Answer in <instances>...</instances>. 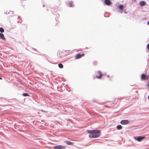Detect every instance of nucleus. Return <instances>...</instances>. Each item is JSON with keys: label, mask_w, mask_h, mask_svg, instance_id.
Listing matches in <instances>:
<instances>
[{"label": "nucleus", "mask_w": 149, "mask_h": 149, "mask_svg": "<svg viewBox=\"0 0 149 149\" xmlns=\"http://www.w3.org/2000/svg\"><path fill=\"white\" fill-rule=\"evenodd\" d=\"M87 132L88 133L90 134L89 135L90 138H96L99 137L101 131L97 130H88Z\"/></svg>", "instance_id": "1"}, {"label": "nucleus", "mask_w": 149, "mask_h": 149, "mask_svg": "<svg viewBox=\"0 0 149 149\" xmlns=\"http://www.w3.org/2000/svg\"><path fill=\"white\" fill-rule=\"evenodd\" d=\"M148 99L149 100V95L148 96Z\"/></svg>", "instance_id": "21"}, {"label": "nucleus", "mask_w": 149, "mask_h": 149, "mask_svg": "<svg viewBox=\"0 0 149 149\" xmlns=\"http://www.w3.org/2000/svg\"><path fill=\"white\" fill-rule=\"evenodd\" d=\"M102 76V74L101 72L100 71H97V74L96 76V77L98 79H100Z\"/></svg>", "instance_id": "5"}, {"label": "nucleus", "mask_w": 149, "mask_h": 149, "mask_svg": "<svg viewBox=\"0 0 149 149\" xmlns=\"http://www.w3.org/2000/svg\"><path fill=\"white\" fill-rule=\"evenodd\" d=\"M147 47L148 50H149V43L147 45Z\"/></svg>", "instance_id": "18"}, {"label": "nucleus", "mask_w": 149, "mask_h": 149, "mask_svg": "<svg viewBox=\"0 0 149 149\" xmlns=\"http://www.w3.org/2000/svg\"><path fill=\"white\" fill-rule=\"evenodd\" d=\"M0 37L1 38L4 40H6V38H4V35L3 34L0 33Z\"/></svg>", "instance_id": "9"}, {"label": "nucleus", "mask_w": 149, "mask_h": 149, "mask_svg": "<svg viewBox=\"0 0 149 149\" xmlns=\"http://www.w3.org/2000/svg\"><path fill=\"white\" fill-rule=\"evenodd\" d=\"M84 54H78L76 56L75 58L76 59H79V58H81V57H82L83 56H84Z\"/></svg>", "instance_id": "6"}, {"label": "nucleus", "mask_w": 149, "mask_h": 149, "mask_svg": "<svg viewBox=\"0 0 149 149\" xmlns=\"http://www.w3.org/2000/svg\"><path fill=\"white\" fill-rule=\"evenodd\" d=\"M125 13H127V12H126V11H125Z\"/></svg>", "instance_id": "22"}, {"label": "nucleus", "mask_w": 149, "mask_h": 149, "mask_svg": "<svg viewBox=\"0 0 149 149\" xmlns=\"http://www.w3.org/2000/svg\"><path fill=\"white\" fill-rule=\"evenodd\" d=\"M0 31L1 33H3L4 32V29L2 27L0 28Z\"/></svg>", "instance_id": "16"}, {"label": "nucleus", "mask_w": 149, "mask_h": 149, "mask_svg": "<svg viewBox=\"0 0 149 149\" xmlns=\"http://www.w3.org/2000/svg\"><path fill=\"white\" fill-rule=\"evenodd\" d=\"M147 23H148V25H149V21Z\"/></svg>", "instance_id": "19"}, {"label": "nucleus", "mask_w": 149, "mask_h": 149, "mask_svg": "<svg viewBox=\"0 0 149 149\" xmlns=\"http://www.w3.org/2000/svg\"><path fill=\"white\" fill-rule=\"evenodd\" d=\"M117 128L118 130H120L122 128V127L121 125H118L117 126Z\"/></svg>", "instance_id": "13"}, {"label": "nucleus", "mask_w": 149, "mask_h": 149, "mask_svg": "<svg viewBox=\"0 0 149 149\" xmlns=\"http://www.w3.org/2000/svg\"><path fill=\"white\" fill-rule=\"evenodd\" d=\"M147 86L148 87H149V83L148 84Z\"/></svg>", "instance_id": "20"}, {"label": "nucleus", "mask_w": 149, "mask_h": 149, "mask_svg": "<svg viewBox=\"0 0 149 149\" xmlns=\"http://www.w3.org/2000/svg\"><path fill=\"white\" fill-rule=\"evenodd\" d=\"M104 3L107 5L109 6L111 4V2L110 0H105Z\"/></svg>", "instance_id": "8"}, {"label": "nucleus", "mask_w": 149, "mask_h": 149, "mask_svg": "<svg viewBox=\"0 0 149 149\" xmlns=\"http://www.w3.org/2000/svg\"><path fill=\"white\" fill-rule=\"evenodd\" d=\"M59 67L61 68H63V65L61 63H60L58 64Z\"/></svg>", "instance_id": "14"}, {"label": "nucleus", "mask_w": 149, "mask_h": 149, "mask_svg": "<svg viewBox=\"0 0 149 149\" xmlns=\"http://www.w3.org/2000/svg\"><path fill=\"white\" fill-rule=\"evenodd\" d=\"M128 123L129 121L127 120H122L120 122L123 125L127 124Z\"/></svg>", "instance_id": "7"}, {"label": "nucleus", "mask_w": 149, "mask_h": 149, "mask_svg": "<svg viewBox=\"0 0 149 149\" xmlns=\"http://www.w3.org/2000/svg\"><path fill=\"white\" fill-rule=\"evenodd\" d=\"M109 77V75H108V77Z\"/></svg>", "instance_id": "25"}, {"label": "nucleus", "mask_w": 149, "mask_h": 149, "mask_svg": "<svg viewBox=\"0 0 149 149\" xmlns=\"http://www.w3.org/2000/svg\"><path fill=\"white\" fill-rule=\"evenodd\" d=\"M73 3L71 1L69 2V3H68V6L70 7H73Z\"/></svg>", "instance_id": "12"}, {"label": "nucleus", "mask_w": 149, "mask_h": 149, "mask_svg": "<svg viewBox=\"0 0 149 149\" xmlns=\"http://www.w3.org/2000/svg\"><path fill=\"white\" fill-rule=\"evenodd\" d=\"M45 6V5H43V7H44Z\"/></svg>", "instance_id": "23"}, {"label": "nucleus", "mask_w": 149, "mask_h": 149, "mask_svg": "<svg viewBox=\"0 0 149 149\" xmlns=\"http://www.w3.org/2000/svg\"><path fill=\"white\" fill-rule=\"evenodd\" d=\"M146 3L144 1H141L139 2V4L141 6H143L146 5Z\"/></svg>", "instance_id": "11"}, {"label": "nucleus", "mask_w": 149, "mask_h": 149, "mask_svg": "<svg viewBox=\"0 0 149 149\" xmlns=\"http://www.w3.org/2000/svg\"><path fill=\"white\" fill-rule=\"evenodd\" d=\"M134 139L136 140L137 141H141L143 139H145V136H138L136 137H134Z\"/></svg>", "instance_id": "2"}, {"label": "nucleus", "mask_w": 149, "mask_h": 149, "mask_svg": "<svg viewBox=\"0 0 149 149\" xmlns=\"http://www.w3.org/2000/svg\"><path fill=\"white\" fill-rule=\"evenodd\" d=\"M148 76H146L144 74H142L141 76V80L143 81L145 80H147L148 79Z\"/></svg>", "instance_id": "3"}, {"label": "nucleus", "mask_w": 149, "mask_h": 149, "mask_svg": "<svg viewBox=\"0 0 149 149\" xmlns=\"http://www.w3.org/2000/svg\"><path fill=\"white\" fill-rule=\"evenodd\" d=\"M65 147L62 145H58L55 146L54 147V149H65Z\"/></svg>", "instance_id": "4"}, {"label": "nucleus", "mask_w": 149, "mask_h": 149, "mask_svg": "<svg viewBox=\"0 0 149 149\" xmlns=\"http://www.w3.org/2000/svg\"><path fill=\"white\" fill-rule=\"evenodd\" d=\"M118 8L120 9L121 11L120 13H123V11L124 8L123 5H120L119 6Z\"/></svg>", "instance_id": "10"}, {"label": "nucleus", "mask_w": 149, "mask_h": 149, "mask_svg": "<svg viewBox=\"0 0 149 149\" xmlns=\"http://www.w3.org/2000/svg\"><path fill=\"white\" fill-rule=\"evenodd\" d=\"M66 143L68 145H71L72 143L71 142L67 141L66 142Z\"/></svg>", "instance_id": "15"}, {"label": "nucleus", "mask_w": 149, "mask_h": 149, "mask_svg": "<svg viewBox=\"0 0 149 149\" xmlns=\"http://www.w3.org/2000/svg\"><path fill=\"white\" fill-rule=\"evenodd\" d=\"M24 96H29V94L27 93H24L22 94Z\"/></svg>", "instance_id": "17"}, {"label": "nucleus", "mask_w": 149, "mask_h": 149, "mask_svg": "<svg viewBox=\"0 0 149 149\" xmlns=\"http://www.w3.org/2000/svg\"><path fill=\"white\" fill-rule=\"evenodd\" d=\"M2 79L0 77V79Z\"/></svg>", "instance_id": "24"}]
</instances>
